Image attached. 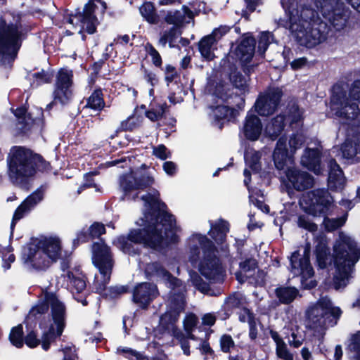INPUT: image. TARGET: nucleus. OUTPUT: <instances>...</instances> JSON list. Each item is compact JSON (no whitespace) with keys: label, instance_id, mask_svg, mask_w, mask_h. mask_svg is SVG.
I'll list each match as a JSON object with an SVG mask.
<instances>
[{"label":"nucleus","instance_id":"f257e3e1","mask_svg":"<svg viewBox=\"0 0 360 360\" xmlns=\"http://www.w3.org/2000/svg\"><path fill=\"white\" fill-rule=\"evenodd\" d=\"M159 193L153 191L140 196L143 202V217L136 224L143 229L130 231L128 238L120 236L115 245L124 252H129V242L143 244L153 249L162 248L168 243V238L175 227V219L167 211V206L159 199Z\"/></svg>","mask_w":360,"mask_h":360},{"label":"nucleus","instance_id":"f03ea898","mask_svg":"<svg viewBox=\"0 0 360 360\" xmlns=\"http://www.w3.org/2000/svg\"><path fill=\"white\" fill-rule=\"evenodd\" d=\"M146 273L149 276H155L164 281L166 285H168L169 288H172V292L171 293L174 296L176 295V292L179 293L176 297L171 298L169 309L161 316L160 324L179 341L184 353L186 355H189V345L187 339L190 338L188 335L187 337H185V335L175 327V323L178 320L180 313L184 309V297L183 294L184 287L182 286L181 281L171 276V275L158 263L147 264Z\"/></svg>","mask_w":360,"mask_h":360},{"label":"nucleus","instance_id":"7ed1b4c3","mask_svg":"<svg viewBox=\"0 0 360 360\" xmlns=\"http://www.w3.org/2000/svg\"><path fill=\"white\" fill-rule=\"evenodd\" d=\"M51 309V317L41 321L39 327L42 331L41 346L47 350L50 344L60 337L65 326V308L56 295L46 292L39 303L30 310L27 320H32L38 314H43Z\"/></svg>","mask_w":360,"mask_h":360},{"label":"nucleus","instance_id":"20e7f679","mask_svg":"<svg viewBox=\"0 0 360 360\" xmlns=\"http://www.w3.org/2000/svg\"><path fill=\"white\" fill-rule=\"evenodd\" d=\"M63 247L59 237L50 236L40 238L26 247L22 259L31 270L44 271L62 258Z\"/></svg>","mask_w":360,"mask_h":360},{"label":"nucleus","instance_id":"39448f33","mask_svg":"<svg viewBox=\"0 0 360 360\" xmlns=\"http://www.w3.org/2000/svg\"><path fill=\"white\" fill-rule=\"evenodd\" d=\"M8 166L11 181L14 184L22 186L34 175L37 169H46L49 164L40 155L25 148L16 146L10 151Z\"/></svg>","mask_w":360,"mask_h":360},{"label":"nucleus","instance_id":"423d86ee","mask_svg":"<svg viewBox=\"0 0 360 360\" xmlns=\"http://www.w3.org/2000/svg\"><path fill=\"white\" fill-rule=\"evenodd\" d=\"M188 245L192 262L200 259L198 269L201 274L208 280H221L222 268L212 242L204 236L194 234L189 238Z\"/></svg>","mask_w":360,"mask_h":360},{"label":"nucleus","instance_id":"0eeeda50","mask_svg":"<svg viewBox=\"0 0 360 360\" xmlns=\"http://www.w3.org/2000/svg\"><path fill=\"white\" fill-rule=\"evenodd\" d=\"M20 17L6 13L0 18V61L13 60L20 46Z\"/></svg>","mask_w":360,"mask_h":360},{"label":"nucleus","instance_id":"6e6552de","mask_svg":"<svg viewBox=\"0 0 360 360\" xmlns=\"http://www.w3.org/2000/svg\"><path fill=\"white\" fill-rule=\"evenodd\" d=\"M339 244L334 246L333 260L336 269V274L333 281L335 288L338 289L342 285H345V280L348 278L351 267L358 262L360 258V249L355 244Z\"/></svg>","mask_w":360,"mask_h":360},{"label":"nucleus","instance_id":"1a4fd4ad","mask_svg":"<svg viewBox=\"0 0 360 360\" xmlns=\"http://www.w3.org/2000/svg\"><path fill=\"white\" fill-rule=\"evenodd\" d=\"M290 30L297 45L311 49L327 39L330 27L327 22H321L319 27L317 24L310 26L295 23L291 25Z\"/></svg>","mask_w":360,"mask_h":360},{"label":"nucleus","instance_id":"9d476101","mask_svg":"<svg viewBox=\"0 0 360 360\" xmlns=\"http://www.w3.org/2000/svg\"><path fill=\"white\" fill-rule=\"evenodd\" d=\"M330 105L337 117L347 121L356 120L360 114L359 105L354 100L349 99L343 85L338 83L332 86Z\"/></svg>","mask_w":360,"mask_h":360},{"label":"nucleus","instance_id":"9b49d317","mask_svg":"<svg viewBox=\"0 0 360 360\" xmlns=\"http://www.w3.org/2000/svg\"><path fill=\"white\" fill-rule=\"evenodd\" d=\"M92 260L94 265L99 269L101 278L96 277V289L101 292L110 280L113 266V262L110 248L103 243H95L92 248Z\"/></svg>","mask_w":360,"mask_h":360},{"label":"nucleus","instance_id":"f8f14e48","mask_svg":"<svg viewBox=\"0 0 360 360\" xmlns=\"http://www.w3.org/2000/svg\"><path fill=\"white\" fill-rule=\"evenodd\" d=\"M304 202V212L314 217L330 215L332 213L333 198L327 189L318 188L311 191Z\"/></svg>","mask_w":360,"mask_h":360},{"label":"nucleus","instance_id":"ddd939ff","mask_svg":"<svg viewBox=\"0 0 360 360\" xmlns=\"http://www.w3.org/2000/svg\"><path fill=\"white\" fill-rule=\"evenodd\" d=\"M279 179L288 191H304L312 188L314 184L311 174L295 167L287 168Z\"/></svg>","mask_w":360,"mask_h":360},{"label":"nucleus","instance_id":"4468645a","mask_svg":"<svg viewBox=\"0 0 360 360\" xmlns=\"http://www.w3.org/2000/svg\"><path fill=\"white\" fill-rule=\"evenodd\" d=\"M316 8L329 6L330 9L323 15L328 19L330 25L337 31H340L346 26L349 18V10L344 5V1H312Z\"/></svg>","mask_w":360,"mask_h":360},{"label":"nucleus","instance_id":"2eb2a0df","mask_svg":"<svg viewBox=\"0 0 360 360\" xmlns=\"http://www.w3.org/2000/svg\"><path fill=\"white\" fill-rule=\"evenodd\" d=\"M153 179L148 176H142L139 178L133 172L124 175L120 179V188L123 193V200L136 199L140 193L151 185Z\"/></svg>","mask_w":360,"mask_h":360},{"label":"nucleus","instance_id":"dca6fc26","mask_svg":"<svg viewBox=\"0 0 360 360\" xmlns=\"http://www.w3.org/2000/svg\"><path fill=\"white\" fill-rule=\"evenodd\" d=\"M283 91L280 87H273L264 94H260L255 103V111L261 116L273 115L278 109Z\"/></svg>","mask_w":360,"mask_h":360},{"label":"nucleus","instance_id":"f3484780","mask_svg":"<svg viewBox=\"0 0 360 360\" xmlns=\"http://www.w3.org/2000/svg\"><path fill=\"white\" fill-rule=\"evenodd\" d=\"M97 6L94 4V1H89L86 4L82 13H79L70 19V23L72 25H77L80 30V33L82 30H85L89 34H93L96 31L97 20L94 15Z\"/></svg>","mask_w":360,"mask_h":360},{"label":"nucleus","instance_id":"a211bd4d","mask_svg":"<svg viewBox=\"0 0 360 360\" xmlns=\"http://www.w3.org/2000/svg\"><path fill=\"white\" fill-rule=\"evenodd\" d=\"M272 160L275 169L278 174L281 176L287 168H291L288 164H294V157L290 154L286 146V139L284 137H280L276 144L272 153Z\"/></svg>","mask_w":360,"mask_h":360},{"label":"nucleus","instance_id":"6ab92c4d","mask_svg":"<svg viewBox=\"0 0 360 360\" xmlns=\"http://www.w3.org/2000/svg\"><path fill=\"white\" fill-rule=\"evenodd\" d=\"M72 71L67 69H62L59 71L56 89L55 90V100H58L61 103H65L71 97L72 92Z\"/></svg>","mask_w":360,"mask_h":360},{"label":"nucleus","instance_id":"aec40b11","mask_svg":"<svg viewBox=\"0 0 360 360\" xmlns=\"http://www.w3.org/2000/svg\"><path fill=\"white\" fill-rule=\"evenodd\" d=\"M229 29L226 27H221L214 30L210 34L203 37L199 42L198 49L201 56L207 60H211L214 58V46L217 40L225 33Z\"/></svg>","mask_w":360,"mask_h":360},{"label":"nucleus","instance_id":"412c9836","mask_svg":"<svg viewBox=\"0 0 360 360\" xmlns=\"http://www.w3.org/2000/svg\"><path fill=\"white\" fill-rule=\"evenodd\" d=\"M328 169V187L332 191H338L344 188V173L335 159L330 158L327 162Z\"/></svg>","mask_w":360,"mask_h":360},{"label":"nucleus","instance_id":"4be33fe9","mask_svg":"<svg viewBox=\"0 0 360 360\" xmlns=\"http://www.w3.org/2000/svg\"><path fill=\"white\" fill-rule=\"evenodd\" d=\"M321 158L322 152L318 148H306L300 162L304 167L319 175L323 171L321 167Z\"/></svg>","mask_w":360,"mask_h":360},{"label":"nucleus","instance_id":"5701e85b","mask_svg":"<svg viewBox=\"0 0 360 360\" xmlns=\"http://www.w3.org/2000/svg\"><path fill=\"white\" fill-rule=\"evenodd\" d=\"M194 13L186 6H182L181 10L169 11L165 17V20L169 25H173L172 27L179 29L189 23L193 18Z\"/></svg>","mask_w":360,"mask_h":360},{"label":"nucleus","instance_id":"b1692460","mask_svg":"<svg viewBox=\"0 0 360 360\" xmlns=\"http://www.w3.org/2000/svg\"><path fill=\"white\" fill-rule=\"evenodd\" d=\"M43 193L40 190H37V191L32 193L29 195L16 209L12 223H11V229L15 226V223L16 221L20 219L23 217V216L28 213L30 210H32L39 202H41L43 199Z\"/></svg>","mask_w":360,"mask_h":360},{"label":"nucleus","instance_id":"393cba45","mask_svg":"<svg viewBox=\"0 0 360 360\" xmlns=\"http://www.w3.org/2000/svg\"><path fill=\"white\" fill-rule=\"evenodd\" d=\"M158 295V290L155 285L143 283L139 284L134 290L133 297L134 301L141 307H146Z\"/></svg>","mask_w":360,"mask_h":360},{"label":"nucleus","instance_id":"a878e982","mask_svg":"<svg viewBox=\"0 0 360 360\" xmlns=\"http://www.w3.org/2000/svg\"><path fill=\"white\" fill-rule=\"evenodd\" d=\"M314 254L317 266L321 269H325L328 266V261L330 255V248L328 245V240L325 235H320L316 238Z\"/></svg>","mask_w":360,"mask_h":360},{"label":"nucleus","instance_id":"bb28decb","mask_svg":"<svg viewBox=\"0 0 360 360\" xmlns=\"http://www.w3.org/2000/svg\"><path fill=\"white\" fill-rule=\"evenodd\" d=\"M285 115L279 114L273 117L264 128V135L271 141L276 140L284 130Z\"/></svg>","mask_w":360,"mask_h":360},{"label":"nucleus","instance_id":"cd10ccee","mask_svg":"<svg viewBox=\"0 0 360 360\" xmlns=\"http://www.w3.org/2000/svg\"><path fill=\"white\" fill-rule=\"evenodd\" d=\"M306 316L311 323L310 328L312 329L324 328L329 322L327 321L326 313L315 305L307 309Z\"/></svg>","mask_w":360,"mask_h":360},{"label":"nucleus","instance_id":"c85d7f7f","mask_svg":"<svg viewBox=\"0 0 360 360\" xmlns=\"http://www.w3.org/2000/svg\"><path fill=\"white\" fill-rule=\"evenodd\" d=\"M299 17L303 23L307 25L314 26L315 24L321 25V22H325L319 16L317 10L311 8V4H304L300 11Z\"/></svg>","mask_w":360,"mask_h":360},{"label":"nucleus","instance_id":"c756f323","mask_svg":"<svg viewBox=\"0 0 360 360\" xmlns=\"http://www.w3.org/2000/svg\"><path fill=\"white\" fill-rule=\"evenodd\" d=\"M342 157L347 160L354 159L356 154H360V139L354 134L347 138L341 146Z\"/></svg>","mask_w":360,"mask_h":360},{"label":"nucleus","instance_id":"7c9ffc66","mask_svg":"<svg viewBox=\"0 0 360 360\" xmlns=\"http://www.w3.org/2000/svg\"><path fill=\"white\" fill-rule=\"evenodd\" d=\"M274 292L280 303L289 304L297 297L299 290L295 287L279 286L275 289Z\"/></svg>","mask_w":360,"mask_h":360},{"label":"nucleus","instance_id":"2f4dec72","mask_svg":"<svg viewBox=\"0 0 360 360\" xmlns=\"http://www.w3.org/2000/svg\"><path fill=\"white\" fill-rule=\"evenodd\" d=\"M105 232V229L104 225L98 222H95L89 227L87 231H82L79 232L75 241L85 242L89 238H98Z\"/></svg>","mask_w":360,"mask_h":360},{"label":"nucleus","instance_id":"473e14b6","mask_svg":"<svg viewBox=\"0 0 360 360\" xmlns=\"http://www.w3.org/2000/svg\"><path fill=\"white\" fill-rule=\"evenodd\" d=\"M263 129L261 120L255 115H249V141L259 139Z\"/></svg>","mask_w":360,"mask_h":360},{"label":"nucleus","instance_id":"72a5a7b5","mask_svg":"<svg viewBox=\"0 0 360 360\" xmlns=\"http://www.w3.org/2000/svg\"><path fill=\"white\" fill-rule=\"evenodd\" d=\"M68 277L69 279L70 288H71V291L73 294L80 293L85 290L86 281L84 276L80 273L76 272V274H74L72 272H69L68 274Z\"/></svg>","mask_w":360,"mask_h":360},{"label":"nucleus","instance_id":"f704fd0d","mask_svg":"<svg viewBox=\"0 0 360 360\" xmlns=\"http://www.w3.org/2000/svg\"><path fill=\"white\" fill-rule=\"evenodd\" d=\"M181 34L179 29L172 27L169 30L164 32L159 39V44L162 46H165L168 43L170 48L175 47Z\"/></svg>","mask_w":360,"mask_h":360},{"label":"nucleus","instance_id":"c9c22d12","mask_svg":"<svg viewBox=\"0 0 360 360\" xmlns=\"http://www.w3.org/2000/svg\"><path fill=\"white\" fill-rule=\"evenodd\" d=\"M141 15L150 24H155L158 21V15L153 4L151 1H145L139 8Z\"/></svg>","mask_w":360,"mask_h":360},{"label":"nucleus","instance_id":"e433bc0d","mask_svg":"<svg viewBox=\"0 0 360 360\" xmlns=\"http://www.w3.org/2000/svg\"><path fill=\"white\" fill-rule=\"evenodd\" d=\"M229 229V224L226 221L219 220L216 224L212 226L210 234L217 242H222Z\"/></svg>","mask_w":360,"mask_h":360},{"label":"nucleus","instance_id":"4c0bfd02","mask_svg":"<svg viewBox=\"0 0 360 360\" xmlns=\"http://www.w3.org/2000/svg\"><path fill=\"white\" fill-rule=\"evenodd\" d=\"M328 216L329 215L321 216L323 218L322 225L326 232H333L342 227L345 224L346 217L329 218Z\"/></svg>","mask_w":360,"mask_h":360},{"label":"nucleus","instance_id":"58836bf2","mask_svg":"<svg viewBox=\"0 0 360 360\" xmlns=\"http://www.w3.org/2000/svg\"><path fill=\"white\" fill-rule=\"evenodd\" d=\"M105 105L103 94L101 90L94 91L87 99L85 108L94 110H101Z\"/></svg>","mask_w":360,"mask_h":360},{"label":"nucleus","instance_id":"ea45409f","mask_svg":"<svg viewBox=\"0 0 360 360\" xmlns=\"http://www.w3.org/2000/svg\"><path fill=\"white\" fill-rule=\"evenodd\" d=\"M296 271L302 274V278H311L314 276V271L310 264V259L307 257H301L298 261L296 269H294V272Z\"/></svg>","mask_w":360,"mask_h":360},{"label":"nucleus","instance_id":"a19ab883","mask_svg":"<svg viewBox=\"0 0 360 360\" xmlns=\"http://www.w3.org/2000/svg\"><path fill=\"white\" fill-rule=\"evenodd\" d=\"M270 37L274 38V34L269 31L262 32L259 37L257 53L261 58H264L265 57V52L271 43L269 41Z\"/></svg>","mask_w":360,"mask_h":360},{"label":"nucleus","instance_id":"79ce46f5","mask_svg":"<svg viewBox=\"0 0 360 360\" xmlns=\"http://www.w3.org/2000/svg\"><path fill=\"white\" fill-rule=\"evenodd\" d=\"M239 114V112L238 110L231 108L228 106L221 105L218 106L214 110V116L217 117V119L221 120V119H227V120H231L235 119Z\"/></svg>","mask_w":360,"mask_h":360},{"label":"nucleus","instance_id":"37998d69","mask_svg":"<svg viewBox=\"0 0 360 360\" xmlns=\"http://www.w3.org/2000/svg\"><path fill=\"white\" fill-rule=\"evenodd\" d=\"M345 349L351 353L360 352V330L350 335Z\"/></svg>","mask_w":360,"mask_h":360},{"label":"nucleus","instance_id":"c03bdc74","mask_svg":"<svg viewBox=\"0 0 360 360\" xmlns=\"http://www.w3.org/2000/svg\"><path fill=\"white\" fill-rule=\"evenodd\" d=\"M15 117L18 119L19 124L21 125L19 127V129L21 131L26 130V125H29L32 119L29 116L26 115V110L24 108H17L14 112Z\"/></svg>","mask_w":360,"mask_h":360},{"label":"nucleus","instance_id":"a18cd8bd","mask_svg":"<svg viewBox=\"0 0 360 360\" xmlns=\"http://www.w3.org/2000/svg\"><path fill=\"white\" fill-rule=\"evenodd\" d=\"M22 326L19 325L13 328L10 333V341L16 347H21L23 345L22 340Z\"/></svg>","mask_w":360,"mask_h":360},{"label":"nucleus","instance_id":"49530a36","mask_svg":"<svg viewBox=\"0 0 360 360\" xmlns=\"http://www.w3.org/2000/svg\"><path fill=\"white\" fill-rule=\"evenodd\" d=\"M261 153L259 151H255L249 158V169L255 174H258L262 170Z\"/></svg>","mask_w":360,"mask_h":360},{"label":"nucleus","instance_id":"de8ad7c7","mask_svg":"<svg viewBox=\"0 0 360 360\" xmlns=\"http://www.w3.org/2000/svg\"><path fill=\"white\" fill-rule=\"evenodd\" d=\"M33 78V84L39 86L42 84L48 83L52 79L53 75L48 71L41 70V72L32 75Z\"/></svg>","mask_w":360,"mask_h":360},{"label":"nucleus","instance_id":"09e8293b","mask_svg":"<svg viewBox=\"0 0 360 360\" xmlns=\"http://www.w3.org/2000/svg\"><path fill=\"white\" fill-rule=\"evenodd\" d=\"M197 323L198 318L196 317L195 315L193 314L187 315L184 321L185 330L186 331L190 339H195V336L192 335L191 333L196 326Z\"/></svg>","mask_w":360,"mask_h":360},{"label":"nucleus","instance_id":"8fccbe9b","mask_svg":"<svg viewBox=\"0 0 360 360\" xmlns=\"http://www.w3.org/2000/svg\"><path fill=\"white\" fill-rule=\"evenodd\" d=\"M266 274L262 270H258L257 274L249 275V285L255 287H264L266 284Z\"/></svg>","mask_w":360,"mask_h":360},{"label":"nucleus","instance_id":"3c124183","mask_svg":"<svg viewBox=\"0 0 360 360\" xmlns=\"http://www.w3.org/2000/svg\"><path fill=\"white\" fill-rule=\"evenodd\" d=\"M297 224L299 227L311 233L316 232L318 230V226L315 223L311 221L305 215H300L298 217Z\"/></svg>","mask_w":360,"mask_h":360},{"label":"nucleus","instance_id":"603ef678","mask_svg":"<svg viewBox=\"0 0 360 360\" xmlns=\"http://www.w3.org/2000/svg\"><path fill=\"white\" fill-rule=\"evenodd\" d=\"M167 105L162 103L159 105V111L155 112V108L153 106L149 110L146 112V117L151 121H157L160 119L165 112Z\"/></svg>","mask_w":360,"mask_h":360},{"label":"nucleus","instance_id":"864d4df0","mask_svg":"<svg viewBox=\"0 0 360 360\" xmlns=\"http://www.w3.org/2000/svg\"><path fill=\"white\" fill-rule=\"evenodd\" d=\"M248 41L243 39L236 49V57L243 63L248 61Z\"/></svg>","mask_w":360,"mask_h":360},{"label":"nucleus","instance_id":"5fc2aeb1","mask_svg":"<svg viewBox=\"0 0 360 360\" xmlns=\"http://www.w3.org/2000/svg\"><path fill=\"white\" fill-rule=\"evenodd\" d=\"M277 356L284 360H292V354L289 352L284 342L276 345Z\"/></svg>","mask_w":360,"mask_h":360},{"label":"nucleus","instance_id":"6e6d98bb","mask_svg":"<svg viewBox=\"0 0 360 360\" xmlns=\"http://www.w3.org/2000/svg\"><path fill=\"white\" fill-rule=\"evenodd\" d=\"M349 94L352 100L360 103V79L353 82Z\"/></svg>","mask_w":360,"mask_h":360},{"label":"nucleus","instance_id":"4d7b16f0","mask_svg":"<svg viewBox=\"0 0 360 360\" xmlns=\"http://www.w3.org/2000/svg\"><path fill=\"white\" fill-rule=\"evenodd\" d=\"M140 124V120L138 117H130L122 123V126L125 130H133Z\"/></svg>","mask_w":360,"mask_h":360},{"label":"nucleus","instance_id":"13d9d810","mask_svg":"<svg viewBox=\"0 0 360 360\" xmlns=\"http://www.w3.org/2000/svg\"><path fill=\"white\" fill-rule=\"evenodd\" d=\"M247 262L244 261L240 264V270L236 272V279L240 283H243L246 281L247 279Z\"/></svg>","mask_w":360,"mask_h":360},{"label":"nucleus","instance_id":"bf43d9fd","mask_svg":"<svg viewBox=\"0 0 360 360\" xmlns=\"http://www.w3.org/2000/svg\"><path fill=\"white\" fill-rule=\"evenodd\" d=\"M221 347L223 352H228L233 347L234 343L230 335H224L221 338Z\"/></svg>","mask_w":360,"mask_h":360},{"label":"nucleus","instance_id":"052dcab7","mask_svg":"<svg viewBox=\"0 0 360 360\" xmlns=\"http://www.w3.org/2000/svg\"><path fill=\"white\" fill-rule=\"evenodd\" d=\"M153 154L161 160H165L169 156L170 153L164 145H159L154 148Z\"/></svg>","mask_w":360,"mask_h":360},{"label":"nucleus","instance_id":"680f3d73","mask_svg":"<svg viewBox=\"0 0 360 360\" xmlns=\"http://www.w3.org/2000/svg\"><path fill=\"white\" fill-rule=\"evenodd\" d=\"M308 63V60L306 57H301L293 60L290 64L291 69L294 71H297L302 69Z\"/></svg>","mask_w":360,"mask_h":360},{"label":"nucleus","instance_id":"e2e57ef3","mask_svg":"<svg viewBox=\"0 0 360 360\" xmlns=\"http://www.w3.org/2000/svg\"><path fill=\"white\" fill-rule=\"evenodd\" d=\"M249 202H252L258 209L261 210L264 213L269 212V206L263 200H258L251 195H249Z\"/></svg>","mask_w":360,"mask_h":360},{"label":"nucleus","instance_id":"0e129e2a","mask_svg":"<svg viewBox=\"0 0 360 360\" xmlns=\"http://www.w3.org/2000/svg\"><path fill=\"white\" fill-rule=\"evenodd\" d=\"M257 41L252 33L249 32V63L252 60L256 50Z\"/></svg>","mask_w":360,"mask_h":360},{"label":"nucleus","instance_id":"69168bd1","mask_svg":"<svg viewBox=\"0 0 360 360\" xmlns=\"http://www.w3.org/2000/svg\"><path fill=\"white\" fill-rule=\"evenodd\" d=\"M25 341V344L30 347H35L39 343V340L37 338L36 334L32 331L27 334Z\"/></svg>","mask_w":360,"mask_h":360},{"label":"nucleus","instance_id":"338daca9","mask_svg":"<svg viewBox=\"0 0 360 360\" xmlns=\"http://www.w3.org/2000/svg\"><path fill=\"white\" fill-rule=\"evenodd\" d=\"M249 336L251 339L254 340L257 337V330L254 325V314L249 309Z\"/></svg>","mask_w":360,"mask_h":360},{"label":"nucleus","instance_id":"774afa93","mask_svg":"<svg viewBox=\"0 0 360 360\" xmlns=\"http://www.w3.org/2000/svg\"><path fill=\"white\" fill-rule=\"evenodd\" d=\"M342 314V310L338 307H332L326 313L327 321L332 316L335 319H339Z\"/></svg>","mask_w":360,"mask_h":360}]
</instances>
